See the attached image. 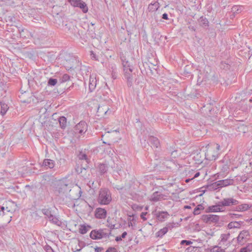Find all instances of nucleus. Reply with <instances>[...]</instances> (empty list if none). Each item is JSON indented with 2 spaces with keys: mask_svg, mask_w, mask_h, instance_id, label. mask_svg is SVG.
<instances>
[{
  "mask_svg": "<svg viewBox=\"0 0 252 252\" xmlns=\"http://www.w3.org/2000/svg\"><path fill=\"white\" fill-rule=\"evenodd\" d=\"M121 60L124 68V77L127 80V86L131 87L132 85L133 81L132 68L129 62L126 60L125 56H121Z\"/></svg>",
  "mask_w": 252,
  "mask_h": 252,
  "instance_id": "nucleus-1",
  "label": "nucleus"
},
{
  "mask_svg": "<svg viewBox=\"0 0 252 252\" xmlns=\"http://www.w3.org/2000/svg\"><path fill=\"white\" fill-rule=\"evenodd\" d=\"M97 201L100 205H107L109 204L112 201V194L110 190L107 188L100 189Z\"/></svg>",
  "mask_w": 252,
  "mask_h": 252,
  "instance_id": "nucleus-2",
  "label": "nucleus"
},
{
  "mask_svg": "<svg viewBox=\"0 0 252 252\" xmlns=\"http://www.w3.org/2000/svg\"><path fill=\"white\" fill-rule=\"evenodd\" d=\"M230 236V235L229 233L221 234L218 246L220 247V248H222L224 250L228 247L230 245V242L229 240Z\"/></svg>",
  "mask_w": 252,
  "mask_h": 252,
  "instance_id": "nucleus-3",
  "label": "nucleus"
},
{
  "mask_svg": "<svg viewBox=\"0 0 252 252\" xmlns=\"http://www.w3.org/2000/svg\"><path fill=\"white\" fill-rule=\"evenodd\" d=\"M88 129V125L86 122L82 121L77 124L74 127V132L82 135L86 133Z\"/></svg>",
  "mask_w": 252,
  "mask_h": 252,
  "instance_id": "nucleus-4",
  "label": "nucleus"
},
{
  "mask_svg": "<svg viewBox=\"0 0 252 252\" xmlns=\"http://www.w3.org/2000/svg\"><path fill=\"white\" fill-rule=\"evenodd\" d=\"M69 2L74 7H78L82 9L84 13H86L88 11L87 4L82 0H69Z\"/></svg>",
  "mask_w": 252,
  "mask_h": 252,
  "instance_id": "nucleus-5",
  "label": "nucleus"
},
{
  "mask_svg": "<svg viewBox=\"0 0 252 252\" xmlns=\"http://www.w3.org/2000/svg\"><path fill=\"white\" fill-rule=\"evenodd\" d=\"M166 197L167 196L166 195L161 193L160 192L155 191L149 197V200L152 202H157L164 200Z\"/></svg>",
  "mask_w": 252,
  "mask_h": 252,
  "instance_id": "nucleus-6",
  "label": "nucleus"
},
{
  "mask_svg": "<svg viewBox=\"0 0 252 252\" xmlns=\"http://www.w3.org/2000/svg\"><path fill=\"white\" fill-rule=\"evenodd\" d=\"M220 202L223 208L224 207H229L237 205L239 203L238 200L232 197L224 198Z\"/></svg>",
  "mask_w": 252,
  "mask_h": 252,
  "instance_id": "nucleus-7",
  "label": "nucleus"
},
{
  "mask_svg": "<svg viewBox=\"0 0 252 252\" xmlns=\"http://www.w3.org/2000/svg\"><path fill=\"white\" fill-rule=\"evenodd\" d=\"M202 220L206 223L217 222L219 221L220 217L215 215H204L202 217Z\"/></svg>",
  "mask_w": 252,
  "mask_h": 252,
  "instance_id": "nucleus-8",
  "label": "nucleus"
},
{
  "mask_svg": "<svg viewBox=\"0 0 252 252\" xmlns=\"http://www.w3.org/2000/svg\"><path fill=\"white\" fill-rule=\"evenodd\" d=\"M249 237V232L247 230L242 231L237 237L238 243L241 245L244 244Z\"/></svg>",
  "mask_w": 252,
  "mask_h": 252,
  "instance_id": "nucleus-9",
  "label": "nucleus"
},
{
  "mask_svg": "<svg viewBox=\"0 0 252 252\" xmlns=\"http://www.w3.org/2000/svg\"><path fill=\"white\" fill-rule=\"evenodd\" d=\"M94 215L97 219H104L106 217L107 211L105 209L97 208L95 211Z\"/></svg>",
  "mask_w": 252,
  "mask_h": 252,
  "instance_id": "nucleus-10",
  "label": "nucleus"
},
{
  "mask_svg": "<svg viewBox=\"0 0 252 252\" xmlns=\"http://www.w3.org/2000/svg\"><path fill=\"white\" fill-rule=\"evenodd\" d=\"M69 190L67 185L63 182L59 183L56 188V190L59 193H64Z\"/></svg>",
  "mask_w": 252,
  "mask_h": 252,
  "instance_id": "nucleus-11",
  "label": "nucleus"
},
{
  "mask_svg": "<svg viewBox=\"0 0 252 252\" xmlns=\"http://www.w3.org/2000/svg\"><path fill=\"white\" fill-rule=\"evenodd\" d=\"M208 209L210 212H220L224 211L220 201L219 202L217 205L209 206Z\"/></svg>",
  "mask_w": 252,
  "mask_h": 252,
  "instance_id": "nucleus-12",
  "label": "nucleus"
},
{
  "mask_svg": "<svg viewBox=\"0 0 252 252\" xmlns=\"http://www.w3.org/2000/svg\"><path fill=\"white\" fill-rule=\"evenodd\" d=\"M156 218L160 221H164L168 218L169 215L167 212L159 211L156 213Z\"/></svg>",
  "mask_w": 252,
  "mask_h": 252,
  "instance_id": "nucleus-13",
  "label": "nucleus"
},
{
  "mask_svg": "<svg viewBox=\"0 0 252 252\" xmlns=\"http://www.w3.org/2000/svg\"><path fill=\"white\" fill-rule=\"evenodd\" d=\"M234 184V180L232 179H226L218 181V184L220 188L227 187L229 185H232Z\"/></svg>",
  "mask_w": 252,
  "mask_h": 252,
  "instance_id": "nucleus-14",
  "label": "nucleus"
},
{
  "mask_svg": "<svg viewBox=\"0 0 252 252\" xmlns=\"http://www.w3.org/2000/svg\"><path fill=\"white\" fill-rule=\"evenodd\" d=\"M90 236L92 239L94 240L101 239L103 237L102 230L97 231L93 230L91 232Z\"/></svg>",
  "mask_w": 252,
  "mask_h": 252,
  "instance_id": "nucleus-15",
  "label": "nucleus"
},
{
  "mask_svg": "<svg viewBox=\"0 0 252 252\" xmlns=\"http://www.w3.org/2000/svg\"><path fill=\"white\" fill-rule=\"evenodd\" d=\"M96 85V79L94 75L92 74L90 76L89 87L90 91L93 92Z\"/></svg>",
  "mask_w": 252,
  "mask_h": 252,
  "instance_id": "nucleus-16",
  "label": "nucleus"
},
{
  "mask_svg": "<svg viewBox=\"0 0 252 252\" xmlns=\"http://www.w3.org/2000/svg\"><path fill=\"white\" fill-rule=\"evenodd\" d=\"M205 157L209 160H215L217 158V154L213 153L212 149H208L205 153Z\"/></svg>",
  "mask_w": 252,
  "mask_h": 252,
  "instance_id": "nucleus-17",
  "label": "nucleus"
},
{
  "mask_svg": "<svg viewBox=\"0 0 252 252\" xmlns=\"http://www.w3.org/2000/svg\"><path fill=\"white\" fill-rule=\"evenodd\" d=\"M149 141L150 143L151 144V146H153V147L158 148L160 145L158 139L156 137L153 136H149Z\"/></svg>",
  "mask_w": 252,
  "mask_h": 252,
  "instance_id": "nucleus-18",
  "label": "nucleus"
},
{
  "mask_svg": "<svg viewBox=\"0 0 252 252\" xmlns=\"http://www.w3.org/2000/svg\"><path fill=\"white\" fill-rule=\"evenodd\" d=\"M98 171L100 174L102 175L106 173L108 170V167L106 163H100L97 167Z\"/></svg>",
  "mask_w": 252,
  "mask_h": 252,
  "instance_id": "nucleus-19",
  "label": "nucleus"
},
{
  "mask_svg": "<svg viewBox=\"0 0 252 252\" xmlns=\"http://www.w3.org/2000/svg\"><path fill=\"white\" fill-rule=\"evenodd\" d=\"M55 161L50 159H45L43 162V166L46 168L52 169L55 166Z\"/></svg>",
  "mask_w": 252,
  "mask_h": 252,
  "instance_id": "nucleus-20",
  "label": "nucleus"
},
{
  "mask_svg": "<svg viewBox=\"0 0 252 252\" xmlns=\"http://www.w3.org/2000/svg\"><path fill=\"white\" fill-rule=\"evenodd\" d=\"M252 207V205L248 204H242L237 206L236 210L240 212H244L248 210Z\"/></svg>",
  "mask_w": 252,
  "mask_h": 252,
  "instance_id": "nucleus-21",
  "label": "nucleus"
},
{
  "mask_svg": "<svg viewBox=\"0 0 252 252\" xmlns=\"http://www.w3.org/2000/svg\"><path fill=\"white\" fill-rule=\"evenodd\" d=\"M159 7V3L157 1H156L154 3H151L148 6V9L150 12H154L157 11Z\"/></svg>",
  "mask_w": 252,
  "mask_h": 252,
  "instance_id": "nucleus-22",
  "label": "nucleus"
},
{
  "mask_svg": "<svg viewBox=\"0 0 252 252\" xmlns=\"http://www.w3.org/2000/svg\"><path fill=\"white\" fill-rule=\"evenodd\" d=\"M0 104L1 107L0 113L2 116H4L8 110L9 107L6 103L3 101H0Z\"/></svg>",
  "mask_w": 252,
  "mask_h": 252,
  "instance_id": "nucleus-23",
  "label": "nucleus"
},
{
  "mask_svg": "<svg viewBox=\"0 0 252 252\" xmlns=\"http://www.w3.org/2000/svg\"><path fill=\"white\" fill-rule=\"evenodd\" d=\"M108 69L112 72V77L116 78L117 74V66L114 63H109L108 66Z\"/></svg>",
  "mask_w": 252,
  "mask_h": 252,
  "instance_id": "nucleus-24",
  "label": "nucleus"
},
{
  "mask_svg": "<svg viewBox=\"0 0 252 252\" xmlns=\"http://www.w3.org/2000/svg\"><path fill=\"white\" fill-rule=\"evenodd\" d=\"M91 228V227L90 225L81 224L80 225L79 231L81 234H85Z\"/></svg>",
  "mask_w": 252,
  "mask_h": 252,
  "instance_id": "nucleus-25",
  "label": "nucleus"
},
{
  "mask_svg": "<svg viewBox=\"0 0 252 252\" xmlns=\"http://www.w3.org/2000/svg\"><path fill=\"white\" fill-rule=\"evenodd\" d=\"M59 122L60 127L62 129H64L66 126L67 120L66 118L64 116L60 117L59 118Z\"/></svg>",
  "mask_w": 252,
  "mask_h": 252,
  "instance_id": "nucleus-26",
  "label": "nucleus"
},
{
  "mask_svg": "<svg viewBox=\"0 0 252 252\" xmlns=\"http://www.w3.org/2000/svg\"><path fill=\"white\" fill-rule=\"evenodd\" d=\"M198 22L199 25L202 27H207L208 26L209 22L207 19L203 16L201 17L198 20Z\"/></svg>",
  "mask_w": 252,
  "mask_h": 252,
  "instance_id": "nucleus-27",
  "label": "nucleus"
},
{
  "mask_svg": "<svg viewBox=\"0 0 252 252\" xmlns=\"http://www.w3.org/2000/svg\"><path fill=\"white\" fill-rule=\"evenodd\" d=\"M168 231L167 227H163L162 229H160L159 231H158L156 233V236L158 237H162L164 235H165Z\"/></svg>",
  "mask_w": 252,
  "mask_h": 252,
  "instance_id": "nucleus-28",
  "label": "nucleus"
},
{
  "mask_svg": "<svg viewBox=\"0 0 252 252\" xmlns=\"http://www.w3.org/2000/svg\"><path fill=\"white\" fill-rule=\"evenodd\" d=\"M49 220L50 221L58 226H60L62 224V222L58 219V218L53 215L51 216Z\"/></svg>",
  "mask_w": 252,
  "mask_h": 252,
  "instance_id": "nucleus-29",
  "label": "nucleus"
},
{
  "mask_svg": "<svg viewBox=\"0 0 252 252\" xmlns=\"http://www.w3.org/2000/svg\"><path fill=\"white\" fill-rule=\"evenodd\" d=\"M186 252H201V251L199 247L190 246L187 249Z\"/></svg>",
  "mask_w": 252,
  "mask_h": 252,
  "instance_id": "nucleus-30",
  "label": "nucleus"
},
{
  "mask_svg": "<svg viewBox=\"0 0 252 252\" xmlns=\"http://www.w3.org/2000/svg\"><path fill=\"white\" fill-rule=\"evenodd\" d=\"M211 252H225L224 249L219 246H214L211 249Z\"/></svg>",
  "mask_w": 252,
  "mask_h": 252,
  "instance_id": "nucleus-31",
  "label": "nucleus"
},
{
  "mask_svg": "<svg viewBox=\"0 0 252 252\" xmlns=\"http://www.w3.org/2000/svg\"><path fill=\"white\" fill-rule=\"evenodd\" d=\"M203 209V207L202 205H198L197 207H196L193 210V214L194 215H198L200 213V211Z\"/></svg>",
  "mask_w": 252,
  "mask_h": 252,
  "instance_id": "nucleus-32",
  "label": "nucleus"
},
{
  "mask_svg": "<svg viewBox=\"0 0 252 252\" xmlns=\"http://www.w3.org/2000/svg\"><path fill=\"white\" fill-rule=\"evenodd\" d=\"M43 214L46 216L48 219H49L53 215L51 214V212L49 209H43L42 210Z\"/></svg>",
  "mask_w": 252,
  "mask_h": 252,
  "instance_id": "nucleus-33",
  "label": "nucleus"
},
{
  "mask_svg": "<svg viewBox=\"0 0 252 252\" xmlns=\"http://www.w3.org/2000/svg\"><path fill=\"white\" fill-rule=\"evenodd\" d=\"M241 109L243 111H246L248 110L249 108L250 107V106H248L247 104V102H246L245 101L241 102Z\"/></svg>",
  "mask_w": 252,
  "mask_h": 252,
  "instance_id": "nucleus-34",
  "label": "nucleus"
},
{
  "mask_svg": "<svg viewBox=\"0 0 252 252\" xmlns=\"http://www.w3.org/2000/svg\"><path fill=\"white\" fill-rule=\"evenodd\" d=\"M252 251V245L250 244L246 247L242 248L240 252H251Z\"/></svg>",
  "mask_w": 252,
  "mask_h": 252,
  "instance_id": "nucleus-35",
  "label": "nucleus"
},
{
  "mask_svg": "<svg viewBox=\"0 0 252 252\" xmlns=\"http://www.w3.org/2000/svg\"><path fill=\"white\" fill-rule=\"evenodd\" d=\"M239 223L237 222H231L228 224V228L229 229L237 228L239 227Z\"/></svg>",
  "mask_w": 252,
  "mask_h": 252,
  "instance_id": "nucleus-36",
  "label": "nucleus"
},
{
  "mask_svg": "<svg viewBox=\"0 0 252 252\" xmlns=\"http://www.w3.org/2000/svg\"><path fill=\"white\" fill-rule=\"evenodd\" d=\"M78 157L79 159L86 160V161L88 162V159L87 156L86 155V154L81 152L78 155Z\"/></svg>",
  "mask_w": 252,
  "mask_h": 252,
  "instance_id": "nucleus-37",
  "label": "nucleus"
},
{
  "mask_svg": "<svg viewBox=\"0 0 252 252\" xmlns=\"http://www.w3.org/2000/svg\"><path fill=\"white\" fill-rule=\"evenodd\" d=\"M57 83L56 79L50 78L48 82V85L51 86H54Z\"/></svg>",
  "mask_w": 252,
  "mask_h": 252,
  "instance_id": "nucleus-38",
  "label": "nucleus"
},
{
  "mask_svg": "<svg viewBox=\"0 0 252 252\" xmlns=\"http://www.w3.org/2000/svg\"><path fill=\"white\" fill-rule=\"evenodd\" d=\"M218 181L214 183L211 185H210V189L215 190L218 189L220 188V186L219 185H218Z\"/></svg>",
  "mask_w": 252,
  "mask_h": 252,
  "instance_id": "nucleus-39",
  "label": "nucleus"
},
{
  "mask_svg": "<svg viewBox=\"0 0 252 252\" xmlns=\"http://www.w3.org/2000/svg\"><path fill=\"white\" fill-rule=\"evenodd\" d=\"M69 79H70V76L68 74H65L63 75V76H62V77L61 78V82H65L68 81Z\"/></svg>",
  "mask_w": 252,
  "mask_h": 252,
  "instance_id": "nucleus-40",
  "label": "nucleus"
},
{
  "mask_svg": "<svg viewBox=\"0 0 252 252\" xmlns=\"http://www.w3.org/2000/svg\"><path fill=\"white\" fill-rule=\"evenodd\" d=\"M192 242L191 241H189V240H182L181 242V244L182 245H187V246H188V245H189L190 244H192Z\"/></svg>",
  "mask_w": 252,
  "mask_h": 252,
  "instance_id": "nucleus-41",
  "label": "nucleus"
},
{
  "mask_svg": "<svg viewBox=\"0 0 252 252\" xmlns=\"http://www.w3.org/2000/svg\"><path fill=\"white\" fill-rule=\"evenodd\" d=\"M91 58L92 59L95 60V61H99L98 57L96 55V54L93 51L91 52Z\"/></svg>",
  "mask_w": 252,
  "mask_h": 252,
  "instance_id": "nucleus-42",
  "label": "nucleus"
},
{
  "mask_svg": "<svg viewBox=\"0 0 252 252\" xmlns=\"http://www.w3.org/2000/svg\"><path fill=\"white\" fill-rule=\"evenodd\" d=\"M147 212H142L141 215H140V217L143 220H147V218L145 217L146 215H147Z\"/></svg>",
  "mask_w": 252,
  "mask_h": 252,
  "instance_id": "nucleus-43",
  "label": "nucleus"
},
{
  "mask_svg": "<svg viewBox=\"0 0 252 252\" xmlns=\"http://www.w3.org/2000/svg\"><path fill=\"white\" fill-rule=\"evenodd\" d=\"M105 252H117L116 249L115 248H109Z\"/></svg>",
  "mask_w": 252,
  "mask_h": 252,
  "instance_id": "nucleus-44",
  "label": "nucleus"
},
{
  "mask_svg": "<svg viewBox=\"0 0 252 252\" xmlns=\"http://www.w3.org/2000/svg\"><path fill=\"white\" fill-rule=\"evenodd\" d=\"M241 8V7L240 6L235 5L233 7L232 10L235 12H237V11H239V8Z\"/></svg>",
  "mask_w": 252,
  "mask_h": 252,
  "instance_id": "nucleus-45",
  "label": "nucleus"
},
{
  "mask_svg": "<svg viewBox=\"0 0 252 252\" xmlns=\"http://www.w3.org/2000/svg\"><path fill=\"white\" fill-rule=\"evenodd\" d=\"M162 18L163 19L167 20L168 19V15L166 13H164L162 14Z\"/></svg>",
  "mask_w": 252,
  "mask_h": 252,
  "instance_id": "nucleus-46",
  "label": "nucleus"
},
{
  "mask_svg": "<svg viewBox=\"0 0 252 252\" xmlns=\"http://www.w3.org/2000/svg\"><path fill=\"white\" fill-rule=\"evenodd\" d=\"M102 249L101 248L97 247L95 248L94 251L95 252H100Z\"/></svg>",
  "mask_w": 252,
  "mask_h": 252,
  "instance_id": "nucleus-47",
  "label": "nucleus"
},
{
  "mask_svg": "<svg viewBox=\"0 0 252 252\" xmlns=\"http://www.w3.org/2000/svg\"><path fill=\"white\" fill-rule=\"evenodd\" d=\"M214 146H216V147H214L213 148L214 149L215 148H216L218 151L220 150V146L219 144H214Z\"/></svg>",
  "mask_w": 252,
  "mask_h": 252,
  "instance_id": "nucleus-48",
  "label": "nucleus"
},
{
  "mask_svg": "<svg viewBox=\"0 0 252 252\" xmlns=\"http://www.w3.org/2000/svg\"><path fill=\"white\" fill-rule=\"evenodd\" d=\"M126 235H127V233H126V231H125V232H124L122 233V235H121L120 237H121L122 239H123V238H125L126 237Z\"/></svg>",
  "mask_w": 252,
  "mask_h": 252,
  "instance_id": "nucleus-49",
  "label": "nucleus"
},
{
  "mask_svg": "<svg viewBox=\"0 0 252 252\" xmlns=\"http://www.w3.org/2000/svg\"><path fill=\"white\" fill-rule=\"evenodd\" d=\"M115 240L116 241L118 242V241H122V238L120 236H118V237H116Z\"/></svg>",
  "mask_w": 252,
  "mask_h": 252,
  "instance_id": "nucleus-50",
  "label": "nucleus"
},
{
  "mask_svg": "<svg viewBox=\"0 0 252 252\" xmlns=\"http://www.w3.org/2000/svg\"><path fill=\"white\" fill-rule=\"evenodd\" d=\"M133 220V219H132V220H130V219H129V221H128V226L129 227L132 226V220Z\"/></svg>",
  "mask_w": 252,
  "mask_h": 252,
  "instance_id": "nucleus-51",
  "label": "nucleus"
},
{
  "mask_svg": "<svg viewBox=\"0 0 252 252\" xmlns=\"http://www.w3.org/2000/svg\"><path fill=\"white\" fill-rule=\"evenodd\" d=\"M199 175H200V172H196V173L195 174V175H194V177H193L192 178H193V179H194V178H197V177H198Z\"/></svg>",
  "mask_w": 252,
  "mask_h": 252,
  "instance_id": "nucleus-52",
  "label": "nucleus"
},
{
  "mask_svg": "<svg viewBox=\"0 0 252 252\" xmlns=\"http://www.w3.org/2000/svg\"><path fill=\"white\" fill-rule=\"evenodd\" d=\"M47 251H48V252H52L53 251L52 248L49 246H47Z\"/></svg>",
  "mask_w": 252,
  "mask_h": 252,
  "instance_id": "nucleus-53",
  "label": "nucleus"
},
{
  "mask_svg": "<svg viewBox=\"0 0 252 252\" xmlns=\"http://www.w3.org/2000/svg\"><path fill=\"white\" fill-rule=\"evenodd\" d=\"M230 215H233L235 216V218H238L240 215L238 214H230Z\"/></svg>",
  "mask_w": 252,
  "mask_h": 252,
  "instance_id": "nucleus-54",
  "label": "nucleus"
},
{
  "mask_svg": "<svg viewBox=\"0 0 252 252\" xmlns=\"http://www.w3.org/2000/svg\"><path fill=\"white\" fill-rule=\"evenodd\" d=\"M193 179V178H191V179H187L186 180V183H189L190 181L192 180Z\"/></svg>",
  "mask_w": 252,
  "mask_h": 252,
  "instance_id": "nucleus-55",
  "label": "nucleus"
},
{
  "mask_svg": "<svg viewBox=\"0 0 252 252\" xmlns=\"http://www.w3.org/2000/svg\"><path fill=\"white\" fill-rule=\"evenodd\" d=\"M110 228H111V229H115V225H114V224L111 225L110 226Z\"/></svg>",
  "mask_w": 252,
  "mask_h": 252,
  "instance_id": "nucleus-56",
  "label": "nucleus"
},
{
  "mask_svg": "<svg viewBox=\"0 0 252 252\" xmlns=\"http://www.w3.org/2000/svg\"><path fill=\"white\" fill-rule=\"evenodd\" d=\"M185 208H186V209H190V208H191V207H190V206H188V205H187V206H185Z\"/></svg>",
  "mask_w": 252,
  "mask_h": 252,
  "instance_id": "nucleus-57",
  "label": "nucleus"
},
{
  "mask_svg": "<svg viewBox=\"0 0 252 252\" xmlns=\"http://www.w3.org/2000/svg\"><path fill=\"white\" fill-rule=\"evenodd\" d=\"M246 180H247V179H246V177H244V178H243L242 179V181H243L244 182H245V181H246Z\"/></svg>",
  "mask_w": 252,
  "mask_h": 252,
  "instance_id": "nucleus-58",
  "label": "nucleus"
},
{
  "mask_svg": "<svg viewBox=\"0 0 252 252\" xmlns=\"http://www.w3.org/2000/svg\"><path fill=\"white\" fill-rule=\"evenodd\" d=\"M4 209H5V208H4V207L1 206V207H0V210H1V211H3L4 210Z\"/></svg>",
  "mask_w": 252,
  "mask_h": 252,
  "instance_id": "nucleus-59",
  "label": "nucleus"
},
{
  "mask_svg": "<svg viewBox=\"0 0 252 252\" xmlns=\"http://www.w3.org/2000/svg\"><path fill=\"white\" fill-rule=\"evenodd\" d=\"M249 222L251 224H252V218L250 220Z\"/></svg>",
  "mask_w": 252,
  "mask_h": 252,
  "instance_id": "nucleus-60",
  "label": "nucleus"
},
{
  "mask_svg": "<svg viewBox=\"0 0 252 252\" xmlns=\"http://www.w3.org/2000/svg\"><path fill=\"white\" fill-rule=\"evenodd\" d=\"M177 152V151H173L172 153V155H173L174 153H176Z\"/></svg>",
  "mask_w": 252,
  "mask_h": 252,
  "instance_id": "nucleus-61",
  "label": "nucleus"
},
{
  "mask_svg": "<svg viewBox=\"0 0 252 252\" xmlns=\"http://www.w3.org/2000/svg\"><path fill=\"white\" fill-rule=\"evenodd\" d=\"M100 107H98V112H99V110H100Z\"/></svg>",
  "mask_w": 252,
  "mask_h": 252,
  "instance_id": "nucleus-62",
  "label": "nucleus"
},
{
  "mask_svg": "<svg viewBox=\"0 0 252 252\" xmlns=\"http://www.w3.org/2000/svg\"><path fill=\"white\" fill-rule=\"evenodd\" d=\"M81 249H77L76 251H81Z\"/></svg>",
  "mask_w": 252,
  "mask_h": 252,
  "instance_id": "nucleus-63",
  "label": "nucleus"
},
{
  "mask_svg": "<svg viewBox=\"0 0 252 252\" xmlns=\"http://www.w3.org/2000/svg\"><path fill=\"white\" fill-rule=\"evenodd\" d=\"M249 101H251V102H252V99H250L249 100Z\"/></svg>",
  "mask_w": 252,
  "mask_h": 252,
  "instance_id": "nucleus-64",
  "label": "nucleus"
}]
</instances>
